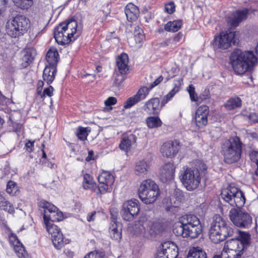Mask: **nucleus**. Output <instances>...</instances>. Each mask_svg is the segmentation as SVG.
<instances>
[{
	"instance_id": "1",
	"label": "nucleus",
	"mask_w": 258,
	"mask_h": 258,
	"mask_svg": "<svg viewBox=\"0 0 258 258\" xmlns=\"http://www.w3.org/2000/svg\"><path fill=\"white\" fill-rule=\"evenodd\" d=\"M230 61L235 72L242 75L251 69L257 62V58L251 51L236 49L231 54Z\"/></svg>"
},
{
	"instance_id": "2",
	"label": "nucleus",
	"mask_w": 258,
	"mask_h": 258,
	"mask_svg": "<svg viewBox=\"0 0 258 258\" xmlns=\"http://www.w3.org/2000/svg\"><path fill=\"white\" fill-rule=\"evenodd\" d=\"M234 233L233 229L220 215L214 216L213 220L209 230V237L215 243L224 241L228 236H231Z\"/></svg>"
},
{
	"instance_id": "3",
	"label": "nucleus",
	"mask_w": 258,
	"mask_h": 258,
	"mask_svg": "<svg viewBox=\"0 0 258 258\" xmlns=\"http://www.w3.org/2000/svg\"><path fill=\"white\" fill-rule=\"evenodd\" d=\"M242 145L237 137L230 138L222 144L221 153L226 163L231 164L239 160L242 153Z\"/></svg>"
},
{
	"instance_id": "4",
	"label": "nucleus",
	"mask_w": 258,
	"mask_h": 258,
	"mask_svg": "<svg viewBox=\"0 0 258 258\" xmlns=\"http://www.w3.org/2000/svg\"><path fill=\"white\" fill-rule=\"evenodd\" d=\"M221 195L226 202L233 207L241 208L245 203L244 192L232 184L222 189Z\"/></svg>"
},
{
	"instance_id": "5",
	"label": "nucleus",
	"mask_w": 258,
	"mask_h": 258,
	"mask_svg": "<svg viewBox=\"0 0 258 258\" xmlns=\"http://www.w3.org/2000/svg\"><path fill=\"white\" fill-rule=\"evenodd\" d=\"M179 178L184 187L189 191L196 189L201 182L200 172L197 169L184 167L180 170Z\"/></svg>"
},
{
	"instance_id": "6",
	"label": "nucleus",
	"mask_w": 258,
	"mask_h": 258,
	"mask_svg": "<svg viewBox=\"0 0 258 258\" xmlns=\"http://www.w3.org/2000/svg\"><path fill=\"white\" fill-rule=\"evenodd\" d=\"M30 27V21L25 16L17 15L14 18L11 24L7 26V32L12 37H17L24 34Z\"/></svg>"
},
{
	"instance_id": "7",
	"label": "nucleus",
	"mask_w": 258,
	"mask_h": 258,
	"mask_svg": "<svg viewBox=\"0 0 258 258\" xmlns=\"http://www.w3.org/2000/svg\"><path fill=\"white\" fill-rule=\"evenodd\" d=\"M39 206L43 209L44 223L46 230L48 226H56L50 221L56 222L61 220L62 213L58 212L57 208L52 204L42 200L39 203Z\"/></svg>"
},
{
	"instance_id": "8",
	"label": "nucleus",
	"mask_w": 258,
	"mask_h": 258,
	"mask_svg": "<svg viewBox=\"0 0 258 258\" xmlns=\"http://www.w3.org/2000/svg\"><path fill=\"white\" fill-rule=\"evenodd\" d=\"M229 217L234 225L238 227L249 228L252 223V219L249 214L240 208L231 209Z\"/></svg>"
},
{
	"instance_id": "9",
	"label": "nucleus",
	"mask_w": 258,
	"mask_h": 258,
	"mask_svg": "<svg viewBox=\"0 0 258 258\" xmlns=\"http://www.w3.org/2000/svg\"><path fill=\"white\" fill-rule=\"evenodd\" d=\"M139 201L136 199L124 202L120 212L122 218L125 221L133 220L139 213Z\"/></svg>"
},
{
	"instance_id": "10",
	"label": "nucleus",
	"mask_w": 258,
	"mask_h": 258,
	"mask_svg": "<svg viewBox=\"0 0 258 258\" xmlns=\"http://www.w3.org/2000/svg\"><path fill=\"white\" fill-rule=\"evenodd\" d=\"M173 231L177 236L194 239L197 238L201 233L202 228L200 221H198V223L193 224L192 226L188 227L181 228V227L174 226Z\"/></svg>"
},
{
	"instance_id": "11",
	"label": "nucleus",
	"mask_w": 258,
	"mask_h": 258,
	"mask_svg": "<svg viewBox=\"0 0 258 258\" xmlns=\"http://www.w3.org/2000/svg\"><path fill=\"white\" fill-rule=\"evenodd\" d=\"M99 185L97 194L102 195L110 192L112 189V185L114 181V177L109 172L104 171L98 177Z\"/></svg>"
},
{
	"instance_id": "12",
	"label": "nucleus",
	"mask_w": 258,
	"mask_h": 258,
	"mask_svg": "<svg viewBox=\"0 0 258 258\" xmlns=\"http://www.w3.org/2000/svg\"><path fill=\"white\" fill-rule=\"evenodd\" d=\"M238 36L237 32H222L219 36L215 38V44L219 48L226 49L229 48L231 43L235 44Z\"/></svg>"
},
{
	"instance_id": "13",
	"label": "nucleus",
	"mask_w": 258,
	"mask_h": 258,
	"mask_svg": "<svg viewBox=\"0 0 258 258\" xmlns=\"http://www.w3.org/2000/svg\"><path fill=\"white\" fill-rule=\"evenodd\" d=\"M46 230L51 235L53 244L56 249H60L69 243V239H64L63 234L57 226H48Z\"/></svg>"
},
{
	"instance_id": "14",
	"label": "nucleus",
	"mask_w": 258,
	"mask_h": 258,
	"mask_svg": "<svg viewBox=\"0 0 258 258\" xmlns=\"http://www.w3.org/2000/svg\"><path fill=\"white\" fill-rule=\"evenodd\" d=\"M248 10L244 9L242 10H236L231 13L226 18L228 24L231 28L237 27L239 24L247 18Z\"/></svg>"
},
{
	"instance_id": "15",
	"label": "nucleus",
	"mask_w": 258,
	"mask_h": 258,
	"mask_svg": "<svg viewBox=\"0 0 258 258\" xmlns=\"http://www.w3.org/2000/svg\"><path fill=\"white\" fill-rule=\"evenodd\" d=\"M209 113V107L206 105L201 106L197 109L194 118L197 126L203 128L207 125Z\"/></svg>"
},
{
	"instance_id": "16",
	"label": "nucleus",
	"mask_w": 258,
	"mask_h": 258,
	"mask_svg": "<svg viewBox=\"0 0 258 258\" xmlns=\"http://www.w3.org/2000/svg\"><path fill=\"white\" fill-rule=\"evenodd\" d=\"M179 150V143L175 140L164 143L161 147L160 151L163 156L171 158L176 155Z\"/></svg>"
},
{
	"instance_id": "17",
	"label": "nucleus",
	"mask_w": 258,
	"mask_h": 258,
	"mask_svg": "<svg viewBox=\"0 0 258 258\" xmlns=\"http://www.w3.org/2000/svg\"><path fill=\"white\" fill-rule=\"evenodd\" d=\"M9 241L19 258H29L28 254L25 250L24 247L15 234L11 233L9 235Z\"/></svg>"
},
{
	"instance_id": "18",
	"label": "nucleus",
	"mask_w": 258,
	"mask_h": 258,
	"mask_svg": "<svg viewBox=\"0 0 258 258\" xmlns=\"http://www.w3.org/2000/svg\"><path fill=\"white\" fill-rule=\"evenodd\" d=\"M178 249L173 243L166 242L162 244V249L158 251V255L165 258H176L178 256Z\"/></svg>"
},
{
	"instance_id": "19",
	"label": "nucleus",
	"mask_w": 258,
	"mask_h": 258,
	"mask_svg": "<svg viewBox=\"0 0 258 258\" xmlns=\"http://www.w3.org/2000/svg\"><path fill=\"white\" fill-rule=\"evenodd\" d=\"M150 162L147 159H140L136 162L134 172L135 174L140 177H146L150 171Z\"/></svg>"
},
{
	"instance_id": "20",
	"label": "nucleus",
	"mask_w": 258,
	"mask_h": 258,
	"mask_svg": "<svg viewBox=\"0 0 258 258\" xmlns=\"http://www.w3.org/2000/svg\"><path fill=\"white\" fill-rule=\"evenodd\" d=\"M112 221L109 227V234L110 237L115 240H119L121 238V225L120 223L116 222V215L113 214L111 211Z\"/></svg>"
},
{
	"instance_id": "21",
	"label": "nucleus",
	"mask_w": 258,
	"mask_h": 258,
	"mask_svg": "<svg viewBox=\"0 0 258 258\" xmlns=\"http://www.w3.org/2000/svg\"><path fill=\"white\" fill-rule=\"evenodd\" d=\"M141 200L145 204H151L154 203L160 195V189L158 185L154 189H151L147 192L139 194Z\"/></svg>"
},
{
	"instance_id": "22",
	"label": "nucleus",
	"mask_w": 258,
	"mask_h": 258,
	"mask_svg": "<svg viewBox=\"0 0 258 258\" xmlns=\"http://www.w3.org/2000/svg\"><path fill=\"white\" fill-rule=\"evenodd\" d=\"M175 167L172 163L165 164L160 169V179L163 182L171 180L174 176Z\"/></svg>"
},
{
	"instance_id": "23",
	"label": "nucleus",
	"mask_w": 258,
	"mask_h": 258,
	"mask_svg": "<svg viewBox=\"0 0 258 258\" xmlns=\"http://www.w3.org/2000/svg\"><path fill=\"white\" fill-rule=\"evenodd\" d=\"M162 105H160L158 98H153L147 101L143 106V109L149 114H158L161 110Z\"/></svg>"
},
{
	"instance_id": "24",
	"label": "nucleus",
	"mask_w": 258,
	"mask_h": 258,
	"mask_svg": "<svg viewBox=\"0 0 258 258\" xmlns=\"http://www.w3.org/2000/svg\"><path fill=\"white\" fill-rule=\"evenodd\" d=\"M64 31L63 22L59 24L54 28V37L58 44L64 45L69 44V39L66 37Z\"/></svg>"
},
{
	"instance_id": "25",
	"label": "nucleus",
	"mask_w": 258,
	"mask_h": 258,
	"mask_svg": "<svg viewBox=\"0 0 258 258\" xmlns=\"http://www.w3.org/2000/svg\"><path fill=\"white\" fill-rule=\"evenodd\" d=\"M137 141V137L130 134L124 135L120 141L119 147L121 150L127 152L131 149L132 145L135 144Z\"/></svg>"
},
{
	"instance_id": "26",
	"label": "nucleus",
	"mask_w": 258,
	"mask_h": 258,
	"mask_svg": "<svg viewBox=\"0 0 258 258\" xmlns=\"http://www.w3.org/2000/svg\"><path fill=\"white\" fill-rule=\"evenodd\" d=\"M22 54V67L25 68L28 67L33 60L36 52L33 48H27L23 50Z\"/></svg>"
},
{
	"instance_id": "27",
	"label": "nucleus",
	"mask_w": 258,
	"mask_h": 258,
	"mask_svg": "<svg viewBox=\"0 0 258 258\" xmlns=\"http://www.w3.org/2000/svg\"><path fill=\"white\" fill-rule=\"evenodd\" d=\"M200 219L194 215H185L182 216L179 222L176 223L174 226L181 227V228L188 227L192 226L193 224L198 223Z\"/></svg>"
},
{
	"instance_id": "28",
	"label": "nucleus",
	"mask_w": 258,
	"mask_h": 258,
	"mask_svg": "<svg viewBox=\"0 0 258 258\" xmlns=\"http://www.w3.org/2000/svg\"><path fill=\"white\" fill-rule=\"evenodd\" d=\"M127 20L130 22L136 21L140 14L138 8L132 3H128L124 8Z\"/></svg>"
},
{
	"instance_id": "29",
	"label": "nucleus",
	"mask_w": 258,
	"mask_h": 258,
	"mask_svg": "<svg viewBox=\"0 0 258 258\" xmlns=\"http://www.w3.org/2000/svg\"><path fill=\"white\" fill-rule=\"evenodd\" d=\"M64 32L66 37L68 38L69 43L71 41V38L76 33L77 22L75 20L71 19L63 22Z\"/></svg>"
},
{
	"instance_id": "30",
	"label": "nucleus",
	"mask_w": 258,
	"mask_h": 258,
	"mask_svg": "<svg viewBox=\"0 0 258 258\" xmlns=\"http://www.w3.org/2000/svg\"><path fill=\"white\" fill-rule=\"evenodd\" d=\"M128 55L124 53L120 55L116 59V66L118 72L122 74H126L128 71Z\"/></svg>"
},
{
	"instance_id": "31",
	"label": "nucleus",
	"mask_w": 258,
	"mask_h": 258,
	"mask_svg": "<svg viewBox=\"0 0 258 258\" xmlns=\"http://www.w3.org/2000/svg\"><path fill=\"white\" fill-rule=\"evenodd\" d=\"M183 83V79L179 78L174 81V88L164 97L162 101V105L167 103L179 91Z\"/></svg>"
},
{
	"instance_id": "32",
	"label": "nucleus",
	"mask_w": 258,
	"mask_h": 258,
	"mask_svg": "<svg viewBox=\"0 0 258 258\" xmlns=\"http://www.w3.org/2000/svg\"><path fill=\"white\" fill-rule=\"evenodd\" d=\"M244 251L241 250H226L223 249L220 255H217L213 258H242Z\"/></svg>"
},
{
	"instance_id": "33",
	"label": "nucleus",
	"mask_w": 258,
	"mask_h": 258,
	"mask_svg": "<svg viewBox=\"0 0 258 258\" xmlns=\"http://www.w3.org/2000/svg\"><path fill=\"white\" fill-rule=\"evenodd\" d=\"M56 73V69L55 67L48 65L46 66L43 73L44 81L48 84H51L54 79Z\"/></svg>"
},
{
	"instance_id": "34",
	"label": "nucleus",
	"mask_w": 258,
	"mask_h": 258,
	"mask_svg": "<svg viewBox=\"0 0 258 258\" xmlns=\"http://www.w3.org/2000/svg\"><path fill=\"white\" fill-rule=\"evenodd\" d=\"M58 56V53L56 49L54 47L50 48L48 50L46 56V59L48 63V66L56 67Z\"/></svg>"
},
{
	"instance_id": "35",
	"label": "nucleus",
	"mask_w": 258,
	"mask_h": 258,
	"mask_svg": "<svg viewBox=\"0 0 258 258\" xmlns=\"http://www.w3.org/2000/svg\"><path fill=\"white\" fill-rule=\"evenodd\" d=\"M223 249L226 250H241L244 251L243 244L239 239H231L227 241L224 245Z\"/></svg>"
},
{
	"instance_id": "36",
	"label": "nucleus",
	"mask_w": 258,
	"mask_h": 258,
	"mask_svg": "<svg viewBox=\"0 0 258 258\" xmlns=\"http://www.w3.org/2000/svg\"><path fill=\"white\" fill-rule=\"evenodd\" d=\"M158 185L151 179H145L140 185L138 189V194L154 189V187H156Z\"/></svg>"
},
{
	"instance_id": "37",
	"label": "nucleus",
	"mask_w": 258,
	"mask_h": 258,
	"mask_svg": "<svg viewBox=\"0 0 258 258\" xmlns=\"http://www.w3.org/2000/svg\"><path fill=\"white\" fill-rule=\"evenodd\" d=\"M163 231L162 224L157 222H153L149 226L148 234L149 238L155 237L157 235L161 233Z\"/></svg>"
},
{
	"instance_id": "38",
	"label": "nucleus",
	"mask_w": 258,
	"mask_h": 258,
	"mask_svg": "<svg viewBox=\"0 0 258 258\" xmlns=\"http://www.w3.org/2000/svg\"><path fill=\"white\" fill-rule=\"evenodd\" d=\"M187 258H208L207 254L201 247H193L190 249Z\"/></svg>"
},
{
	"instance_id": "39",
	"label": "nucleus",
	"mask_w": 258,
	"mask_h": 258,
	"mask_svg": "<svg viewBox=\"0 0 258 258\" xmlns=\"http://www.w3.org/2000/svg\"><path fill=\"white\" fill-rule=\"evenodd\" d=\"M241 105V100L238 97H232L225 103V107L229 110H233Z\"/></svg>"
},
{
	"instance_id": "40",
	"label": "nucleus",
	"mask_w": 258,
	"mask_h": 258,
	"mask_svg": "<svg viewBox=\"0 0 258 258\" xmlns=\"http://www.w3.org/2000/svg\"><path fill=\"white\" fill-rule=\"evenodd\" d=\"M183 199V195L182 191L179 189H175L173 195L170 199L171 204H173V206L176 207L178 206L180 203Z\"/></svg>"
},
{
	"instance_id": "41",
	"label": "nucleus",
	"mask_w": 258,
	"mask_h": 258,
	"mask_svg": "<svg viewBox=\"0 0 258 258\" xmlns=\"http://www.w3.org/2000/svg\"><path fill=\"white\" fill-rule=\"evenodd\" d=\"M146 123L148 127L153 128L161 126L162 122L158 116H150L147 118Z\"/></svg>"
},
{
	"instance_id": "42",
	"label": "nucleus",
	"mask_w": 258,
	"mask_h": 258,
	"mask_svg": "<svg viewBox=\"0 0 258 258\" xmlns=\"http://www.w3.org/2000/svg\"><path fill=\"white\" fill-rule=\"evenodd\" d=\"M182 25L181 20H176L174 21H169L165 25V30L169 32L177 31Z\"/></svg>"
},
{
	"instance_id": "43",
	"label": "nucleus",
	"mask_w": 258,
	"mask_h": 258,
	"mask_svg": "<svg viewBox=\"0 0 258 258\" xmlns=\"http://www.w3.org/2000/svg\"><path fill=\"white\" fill-rule=\"evenodd\" d=\"M95 184L92 177L90 174L87 173L84 174L83 186L85 189H91Z\"/></svg>"
},
{
	"instance_id": "44",
	"label": "nucleus",
	"mask_w": 258,
	"mask_h": 258,
	"mask_svg": "<svg viewBox=\"0 0 258 258\" xmlns=\"http://www.w3.org/2000/svg\"><path fill=\"white\" fill-rule=\"evenodd\" d=\"M15 5L17 7L27 10L30 8L33 4V0H12Z\"/></svg>"
},
{
	"instance_id": "45",
	"label": "nucleus",
	"mask_w": 258,
	"mask_h": 258,
	"mask_svg": "<svg viewBox=\"0 0 258 258\" xmlns=\"http://www.w3.org/2000/svg\"><path fill=\"white\" fill-rule=\"evenodd\" d=\"M150 90H151V89L150 87H147L145 86L142 87L138 90L135 96L140 101L146 98V97L148 95Z\"/></svg>"
},
{
	"instance_id": "46",
	"label": "nucleus",
	"mask_w": 258,
	"mask_h": 258,
	"mask_svg": "<svg viewBox=\"0 0 258 258\" xmlns=\"http://www.w3.org/2000/svg\"><path fill=\"white\" fill-rule=\"evenodd\" d=\"M88 132H89L90 130H88V127L80 126L77 129L76 135L80 140L85 141L87 139Z\"/></svg>"
},
{
	"instance_id": "47",
	"label": "nucleus",
	"mask_w": 258,
	"mask_h": 258,
	"mask_svg": "<svg viewBox=\"0 0 258 258\" xmlns=\"http://www.w3.org/2000/svg\"><path fill=\"white\" fill-rule=\"evenodd\" d=\"M0 207L10 214H12L15 212L13 205L11 204L9 201L6 200L0 204Z\"/></svg>"
},
{
	"instance_id": "48",
	"label": "nucleus",
	"mask_w": 258,
	"mask_h": 258,
	"mask_svg": "<svg viewBox=\"0 0 258 258\" xmlns=\"http://www.w3.org/2000/svg\"><path fill=\"white\" fill-rule=\"evenodd\" d=\"M250 236L248 233H243L240 235V241L243 244V249L245 250L249 245Z\"/></svg>"
},
{
	"instance_id": "49",
	"label": "nucleus",
	"mask_w": 258,
	"mask_h": 258,
	"mask_svg": "<svg viewBox=\"0 0 258 258\" xmlns=\"http://www.w3.org/2000/svg\"><path fill=\"white\" fill-rule=\"evenodd\" d=\"M140 102L139 100L135 96V95L129 98L124 104V108L128 109L134 106L135 104Z\"/></svg>"
},
{
	"instance_id": "50",
	"label": "nucleus",
	"mask_w": 258,
	"mask_h": 258,
	"mask_svg": "<svg viewBox=\"0 0 258 258\" xmlns=\"http://www.w3.org/2000/svg\"><path fill=\"white\" fill-rule=\"evenodd\" d=\"M147 225L146 223H143V224H140L138 226L139 231H138L139 234L144 237L149 238L148 229H146V226Z\"/></svg>"
},
{
	"instance_id": "51",
	"label": "nucleus",
	"mask_w": 258,
	"mask_h": 258,
	"mask_svg": "<svg viewBox=\"0 0 258 258\" xmlns=\"http://www.w3.org/2000/svg\"><path fill=\"white\" fill-rule=\"evenodd\" d=\"M187 91L188 92L190 98L192 101H197L198 100V96L195 91V87L192 85H190L187 88Z\"/></svg>"
},
{
	"instance_id": "52",
	"label": "nucleus",
	"mask_w": 258,
	"mask_h": 258,
	"mask_svg": "<svg viewBox=\"0 0 258 258\" xmlns=\"http://www.w3.org/2000/svg\"><path fill=\"white\" fill-rule=\"evenodd\" d=\"M105 255L104 252L92 251L87 254L84 258H98L103 257Z\"/></svg>"
},
{
	"instance_id": "53",
	"label": "nucleus",
	"mask_w": 258,
	"mask_h": 258,
	"mask_svg": "<svg viewBox=\"0 0 258 258\" xmlns=\"http://www.w3.org/2000/svg\"><path fill=\"white\" fill-rule=\"evenodd\" d=\"M165 11L170 14H172L175 11V5L173 2H169L165 5Z\"/></svg>"
},
{
	"instance_id": "54",
	"label": "nucleus",
	"mask_w": 258,
	"mask_h": 258,
	"mask_svg": "<svg viewBox=\"0 0 258 258\" xmlns=\"http://www.w3.org/2000/svg\"><path fill=\"white\" fill-rule=\"evenodd\" d=\"M125 74H117L116 73V75L115 76L114 79V83L116 86H119L121 83L125 80Z\"/></svg>"
},
{
	"instance_id": "55",
	"label": "nucleus",
	"mask_w": 258,
	"mask_h": 258,
	"mask_svg": "<svg viewBox=\"0 0 258 258\" xmlns=\"http://www.w3.org/2000/svg\"><path fill=\"white\" fill-rule=\"evenodd\" d=\"M16 186V183L13 181H9L7 186V192L9 194H12L13 190L15 189Z\"/></svg>"
},
{
	"instance_id": "56",
	"label": "nucleus",
	"mask_w": 258,
	"mask_h": 258,
	"mask_svg": "<svg viewBox=\"0 0 258 258\" xmlns=\"http://www.w3.org/2000/svg\"><path fill=\"white\" fill-rule=\"evenodd\" d=\"M8 0H0V18L5 11Z\"/></svg>"
},
{
	"instance_id": "57",
	"label": "nucleus",
	"mask_w": 258,
	"mask_h": 258,
	"mask_svg": "<svg viewBox=\"0 0 258 258\" xmlns=\"http://www.w3.org/2000/svg\"><path fill=\"white\" fill-rule=\"evenodd\" d=\"M249 157L251 161L255 163L256 165H258V152L252 151L249 154Z\"/></svg>"
},
{
	"instance_id": "58",
	"label": "nucleus",
	"mask_w": 258,
	"mask_h": 258,
	"mask_svg": "<svg viewBox=\"0 0 258 258\" xmlns=\"http://www.w3.org/2000/svg\"><path fill=\"white\" fill-rule=\"evenodd\" d=\"M117 102L116 99L113 97H108L104 102V104L106 106H109L112 105H114Z\"/></svg>"
},
{
	"instance_id": "59",
	"label": "nucleus",
	"mask_w": 258,
	"mask_h": 258,
	"mask_svg": "<svg viewBox=\"0 0 258 258\" xmlns=\"http://www.w3.org/2000/svg\"><path fill=\"white\" fill-rule=\"evenodd\" d=\"M247 117L252 122H258V115L255 113H250Z\"/></svg>"
},
{
	"instance_id": "60",
	"label": "nucleus",
	"mask_w": 258,
	"mask_h": 258,
	"mask_svg": "<svg viewBox=\"0 0 258 258\" xmlns=\"http://www.w3.org/2000/svg\"><path fill=\"white\" fill-rule=\"evenodd\" d=\"M53 88L51 86L49 87L45 88L43 91V96L46 95L49 97H51L53 95Z\"/></svg>"
},
{
	"instance_id": "61",
	"label": "nucleus",
	"mask_w": 258,
	"mask_h": 258,
	"mask_svg": "<svg viewBox=\"0 0 258 258\" xmlns=\"http://www.w3.org/2000/svg\"><path fill=\"white\" fill-rule=\"evenodd\" d=\"M163 80V77L162 76H159L150 85L149 87L152 90L154 87L158 85Z\"/></svg>"
},
{
	"instance_id": "62",
	"label": "nucleus",
	"mask_w": 258,
	"mask_h": 258,
	"mask_svg": "<svg viewBox=\"0 0 258 258\" xmlns=\"http://www.w3.org/2000/svg\"><path fill=\"white\" fill-rule=\"evenodd\" d=\"M25 148L28 152H31L33 150L34 142L29 141L25 144Z\"/></svg>"
},
{
	"instance_id": "63",
	"label": "nucleus",
	"mask_w": 258,
	"mask_h": 258,
	"mask_svg": "<svg viewBox=\"0 0 258 258\" xmlns=\"http://www.w3.org/2000/svg\"><path fill=\"white\" fill-rule=\"evenodd\" d=\"M182 36L183 35L182 34H181L180 33H178L174 36V38L172 40L173 42L175 44L179 42L180 40L181 39Z\"/></svg>"
},
{
	"instance_id": "64",
	"label": "nucleus",
	"mask_w": 258,
	"mask_h": 258,
	"mask_svg": "<svg viewBox=\"0 0 258 258\" xmlns=\"http://www.w3.org/2000/svg\"><path fill=\"white\" fill-rule=\"evenodd\" d=\"M96 214V212L95 211L92 212L91 214H89L87 217V221L89 222L94 221Z\"/></svg>"
}]
</instances>
